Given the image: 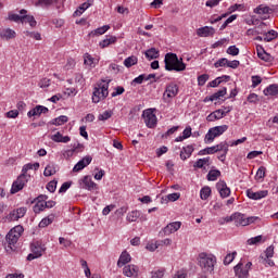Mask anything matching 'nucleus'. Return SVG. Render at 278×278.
Returning <instances> with one entry per match:
<instances>
[{
    "mask_svg": "<svg viewBox=\"0 0 278 278\" xmlns=\"http://www.w3.org/2000/svg\"><path fill=\"white\" fill-rule=\"evenodd\" d=\"M164 64L165 71H176V73L186 71V63H184V59H179V56L172 52L165 54Z\"/></svg>",
    "mask_w": 278,
    "mask_h": 278,
    "instance_id": "nucleus-1",
    "label": "nucleus"
},
{
    "mask_svg": "<svg viewBox=\"0 0 278 278\" xmlns=\"http://www.w3.org/2000/svg\"><path fill=\"white\" fill-rule=\"evenodd\" d=\"M198 263L203 273H213L216 265V256L207 253H200Z\"/></svg>",
    "mask_w": 278,
    "mask_h": 278,
    "instance_id": "nucleus-2",
    "label": "nucleus"
},
{
    "mask_svg": "<svg viewBox=\"0 0 278 278\" xmlns=\"http://www.w3.org/2000/svg\"><path fill=\"white\" fill-rule=\"evenodd\" d=\"M108 88H110V80L104 85L100 84L98 87H94L92 93V103H99V101L108 99V96L110 94Z\"/></svg>",
    "mask_w": 278,
    "mask_h": 278,
    "instance_id": "nucleus-3",
    "label": "nucleus"
},
{
    "mask_svg": "<svg viewBox=\"0 0 278 278\" xmlns=\"http://www.w3.org/2000/svg\"><path fill=\"white\" fill-rule=\"evenodd\" d=\"M23 231H25L23 226L17 225L8 232V235L5 236V240L10 249H12V247H14L16 242H18V238H21V236L23 235Z\"/></svg>",
    "mask_w": 278,
    "mask_h": 278,
    "instance_id": "nucleus-4",
    "label": "nucleus"
},
{
    "mask_svg": "<svg viewBox=\"0 0 278 278\" xmlns=\"http://www.w3.org/2000/svg\"><path fill=\"white\" fill-rule=\"evenodd\" d=\"M228 129H229V126L227 125L215 126L211 128L205 135L206 142H214L215 138H218V136H223L225 131H227Z\"/></svg>",
    "mask_w": 278,
    "mask_h": 278,
    "instance_id": "nucleus-5",
    "label": "nucleus"
},
{
    "mask_svg": "<svg viewBox=\"0 0 278 278\" xmlns=\"http://www.w3.org/2000/svg\"><path fill=\"white\" fill-rule=\"evenodd\" d=\"M30 178L31 176L28 174L20 175L12 185L11 194H16V192H21V190L25 188V185L29 181Z\"/></svg>",
    "mask_w": 278,
    "mask_h": 278,
    "instance_id": "nucleus-6",
    "label": "nucleus"
},
{
    "mask_svg": "<svg viewBox=\"0 0 278 278\" xmlns=\"http://www.w3.org/2000/svg\"><path fill=\"white\" fill-rule=\"evenodd\" d=\"M179 94V86L175 83H170L166 86L165 91L163 93V101L168 103V99H175Z\"/></svg>",
    "mask_w": 278,
    "mask_h": 278,
    "instance_id": "nucleus-7",
    "label": "nucleus"
},
{
    "mask_svg": "<svg viewBox=\"0 0 278 278\" xmlns=\"http://www.w3.org/2000/svg\"><path fill=\"white\" fill-rule=\"evenodd\" d=\"M142 116L144 118L147 127H149L150 129H153V127L157 125V116H155V114L153 113V109H148L143 111Z\"/></svg>",
    "mask_w": 278,
    "mask_h": 278,
    "instance_id": "nucleus-8",
    "label": "nucleus"
},
{
    "mask_svg": "<svg viewBox=\"0 0 278 278\" xmlns=\"http://www.w3.org/2000/svg\"><path fill=\"white\" fill-rule=\"evenodd\" d=\"M179 229H181V222H173L163 228L160 236H170V233H175V231H179Z\"/></svg>",
    "mask_w": 278,
    "mask_h": 278,
    "instance_id": "nucleus-9",
    "label": "nucleus"
},
{
    "mask_svg": "<svg viewBox=\"0 0 278 278\" xmlns=\"http://www.w3.org/2000/svg\"><path fill=\"white\" fill-rule=\"evenodd\" d=\"M216 189L218 190L222 199H227L231 194V189L227 187V182L225 180H219L216 184Z\"/></svg>",
    "mask_w": 278,
    "mask_h": 278,
    "instance_id": "nucleus-10",
    "label": "nucleus"
},
{
    "mask_svg": "<svg viewBox=\"0 0 278 278\" xmlns=\"http://www.w3.org/2000/svg\"><path fill=\"white\" fill-rule=\"evenodd\" d=\"M247 197H249L253 201H260V199H266V197H268V190H261L254 192L252 189H248Z\"/></svg>",
    "mask_w": 278,
    "mask_h": 278,
    "instance_id": "nucleus-11",
    "label": "nucleus"
},
{
    "mask_svg": "<svg viewBox=\"0 0 278 278\" xmlns=\"http://www.w3.org/2000/svg\"><path fill=\"white\" fill-rule=\"evenodd\" d=\"M225 116H227V113L223 111V109H218L207 115L206 121L208 123H214V121H220V118H225Z\"/></svg>",
    "mask_w": 278,
    "mask_h": 278,
    "instance_id": "nucleus-12",
    "label": "nucleus"
},
{
    "mask_svg": "<svg viewBox=\"0 0 278 278\" xmlns=\"http://www.w3.org/2000/svg\"><path fill=\"white\" fill-rule=\"evenodd\" d=\"M197 34L200 36V38H207L208 36H214V34H216V29H214L212 26H204L198 28Z\"/></svg>",
    "mask_w": 278,
    "mask_h": 278,
    "instance_id": "nucleus-13",
    "label": "nucleus"
},
{
    "mask_svg": "<svg viewBox=\"0 0 278 278\" xmlns=\"http://www.w3.org/2000/svg\"><path fill=\"white\" fill-rule=\"evenodd\" d=\"M236 277L238 278H249V271L248 269L244 268V264L242 262L238 263L235 267H233Z\"/></svg>",
    "mask_w": 278,
    "mask_h": 278,
    "instance_id": "nucleus-14",
    "label": "nucleus"
},
{
    "mask_svg": "<svg viewBox=\"0 0 278 278\" xmlns=\"http://www.w3.org/2000/svg\"><path fill=\"white\" fill-rule=\"evenodd\" d=\"M90 162H92V157L91 156H85L83 157L73 168L74 173H79V170H84V168H86V166H88L90 164Z\"/></svg>",
    "mask_w": 278,
    "mask_h": 278,
    "instance_id": "nucleus-15",
    "label": "nucleus"
},
{
    "mask_svg": "<svg viewBox=\"0 0 278 278\" xmlns=\"http://www.w3.org/2000/svg\"><path fill=\"white\" fill-rule=\"evenodd\" d=\"M80 188H85V190H93L97 187V184L92 181L90 176H85L83 179L79 180Z\"/></svg>",
    "mask_w": 278,
    "mask_h": 278,
    "instance_id": "nucleus-16",
    "label": "nucleus"
},
{
    "mask_svg": "<svg viewBox=\"0 0 278 278\" xmlns=\"http://www.w3.org/2000/svg\"><path fill=\"white\" fill-rule=\"evenodd\" d=\"M30 250H31V253H34L37 257H42V253L47 251V248L36 242L30 244Z\"/></svg>",
    "mask_w": 278,
    "mask_h": 278,
    "instance_id": "nucleus-17",
    "label": "nucleus"
},
{
    "mask_svg": "<svg viewBox=\"0 0 278 278\" xmlns=\"http://www.w3.org/2000/svg\"><path fill=\"white\" fill-rule=\"evenodd\" d=\"M257 56L260 60H263L264 62H274L275 58L270 55L264 48H257Z\"/></svg>",
    "mask_w": 278,
    "mask_h": 278,
    "instance_id": "nucleus-18",
    "label": "nucleus"
},
{
    "mask_svg": "<svg viewBox=\"0 0 278 278\" xmlns=\"http://www.w3.org/2000/svg\"><path fill=\"white\" fill-rule=\"evenodd\" d=\"M129 262H131V255H129V253H127V251L122 252L118 261H117V266L118 268H123V266H125V264H129Z\"/></svg>",
    "mask_w": 278,
    "mask_h": 278,
    "instance_id": "nucleus-19",
    "label": "nucleus"
},
{
    "mask_svg": "<svg viewBox=\"0 0 278 278\" xmlns=\"http://www.w3.org/2000/svg\"><path fill=\"white\" fill-rule=\"evenodd\" d=\"M123 273L125 277H137L138 276V267L135 265H127L124 267Z\"/></svg>",
    "mask_w": 278,
    "mask_h": 278,
    "instance_id": "nucleus-20",
    "label": "nucleus"
},
{
    "mask_svg": "<svg viewBox=\"0 0 278 278\" xmlns=\"http://www.w3.org/2000/svg\"><path fill=\"white\" fill-rule=\"evenodd\" d=\"M51 140L53 142H62L63 144H66L67 142H71V137L61 135L60 131L51 136Z\"/></svg>",
    "mask_w": 278,
    "mask_h": 278,
    "instance_id": "nucleus-21",
    "label": "nucleus"
},
{
    "mask_svg": "<svg viewBox=\"0 0 278 278\" xmlns=\"http://www.w3.org/2000/svg\"><path fill=\"white\" fill-rule=\"evenodd\" d=\"M265 97H277L278 96V85L273 84L269 85L266 89H264Z\"/></svg>",
    "mask_w": 278,
    "mask_h": 278,
    "instance_id": "nucleus-22",
    "label": "nucleus"
},
{
    "mask_svg": "<svg viewBox=\"0 0 278 278\" xmlns=\"http://www.w3.org/2000/svg\"><path fill=\"white\" fill-rule=\"evenodd\" d=\"M0 37L4 38L5 40H12L16 38V31L11 28H4L0 31Z\"/></svg>",
    "mask_w": 278,
    "mask_h": 278,
    "instance_id": "nucleus-23",
    "label": "nucleus"
},
{
    "mask_svg": "<svg viewBox=\"0 0 278 278\" xmlns=\"http://www.w3.org/2000/svg\"><path fill=\"white\" fill-rule=\"evenodd\" d=\"M144 55L147 60H157V58H160V50L155 48H150L144 52Z\"/></svg>",
    "mask_w": 278,
    "mask_h": 278,
    "instance_id": "nucleus-24",
    "label": "nucleus"
},
{
    "mask_svg": "<svg viewBox=\"0 0 278 278\" xmlns=\"http://www.w3.org/2000/svg\"><path fill=\"white\" fill-rule=\"evenodd\" d=\"M192 153H194V147L187 146V147L182 148V151L180 152V159L186 161V160H188V157H190V155H192Z\"/></svg>",
    "mask_w": 278,
    "mask_h": 278,
    "instance_id": "nucleus-25",
    "label": "nucleus"
},
{
    "mask_svg": "<svg viewBox=\"0 0 278 278\" xmlns=\"http://www.w3.org/2000/svg\"><path fill=\"white\" fill-rule=\"evenodd\" d=\"M235 225H241V227H247V217L242 213H235Z\"/></svg>",
    "mask_w": 278,
    "mask_h": 278,
    "instance_id": "nucleus-26",
    "label": "nucleus"
},
{
    "mask_svg": "<svg viewBox=\"0 0 278 278\" xmlns=\"http://www.w3.org/2000/svg\"><path fill=\"white\" fill-rule=\"evenodd\" d=\"M55 220V214H50L39 223L40 228L49 227Z\"/></svg>",
    "mask_w": 278,
    "mask_h": 278,
    "instance_id": "nucleus-27",
    "label": "nucleus"
},
{
    "mask_svg": "<svg viewBox=\"0 0 278 278\" xmlns=\"http://www.w3.org/2000/svg\"><path fill=\"white\" fill-rule=\"evenodd\" d=\"M136 64H138V56L136 55L128 56L124 60V66H126V68H131V66H136Z\"/></svg>",
    "mask_w": 278,
    "mask_h": 278,
    "instance_id": "nucleus-28",
    "label": "nucleus"
},
{
    "mask_svg": "<svg viewBox=\"0 0 278 278\" xmlns=\"http://www.w3.org/2000/svg\"><path fill=\"white\" fill-rule=\"evenodd\" d=\"M273 255H275V247L270 245L266 249L264 254L260 256V260H262L263 262H266V258H270L273 257Z\"/></svg>",
    "mask_w": 278,
    "mask_h": 278,
    "instance_id": "nucleus-29",
    "label": "nucleus"
},
{
    "mask_svg": "<svg viewBox=\"0 0 278 278\" xmlns=\"http://www.w3.org/2000/svg\"><path fill=\"white\" fill-rule=\"evenodd\" d=\"M213 149L215 153H218V151H223V153H228L229 152V144L227 142H220L217 146H213Z\"/></svg>",
    "mask_w": 278,
    "mask_h": 278,
    "instance_id": "nucleus-30",
    "label": "nucleus"
},
{
    "mask_svg": "<svg viewBox=\"0 0 278 278\" xmlns=\"http://www.w3.org/2000/svg\"><path fill=\"white\" fill-rule=\"evenodd\" d=\"M109 29L110 25H104L89 33V36H103V34H105V31H108Z\"/></svg>",
    "mask_w": 278,
    "mask_h": 278,
    "instance_id": "nucleus-31",
    "label": "nucleus"
},
{
    "mask_svg": "<svg viewBox=\"0 0 278 278\" xmlns=\"http://www.w3.org/2000/svg\"><path fill=\"white\" fill-rule=\"evenodd\" d=\"M264 40L265 42H273V40H275V38H277L278 33L275 29H271L267 33L264 34Z\"/></svg>",
    "mask_w": 278,
    "mask_h": 278,
    "instance_id": "nucleus-32",
    "label": "nucleus"
},
{
    "mask_svg": "<svg viewBox=\"0 0 278 278\" xmlns=\"http://www.w3.org/2000/svg\"><path fill=\"white\" fill-rule=\"evenodd\" d=\"M114 42H116V37L109 36V37H106V39H104L100 42V47H101V49H105V47H110V45H114Z\"/></svg>",
    "mask_w": 278,
    "mask_h": 278,
    "instance_id": "nucleus-33",
    "label": "nucleus"
},
{
    "mask_svg": "<svg viewBox=\"0 0 278 278\" xmlns=\"http://www.w3.org/2000/svg\"><path fill=\"white\" fill-rule=\"evenodd\" d=\"M18 215L15 210H13L10 214L2 218L3 223H12L14 220H18Z\"/></svg>",
    "mask_w": 278,
    "mask_h": 278,
    "instance_id": "nucleus-34",
    "label": "nucleus"
},
{
    "mask_svg": "<svg viewBox=\"0 0 278 278\" xmlns=\"http://www.w3.org/2000/svg\"><path fill=\"white\" fill-rule=\"evenodd\" d=\"M212 194V188L210 187H203L200 191V197L202 201H207L210 199V195Z\"/></svg>",
    "mask_w": 278,
    "mask_h": 278,
    "instance_id": "nucleus-35",
    "label": "nucleus"
},
{
    "mask_svg": "<svg viewBox=\"0 0 278 278\" xmlns=\"http://www.w3.org/2000/svg\"><path fill=\"white\" fill-rule=\"evenodd\" d=\"M54 3H58V0H38L36 5H39V8H51Z\"/></svg>",
    "mask_w": 278,
    "mask_h": 278,
    "instance_id": "nucleus-36",
    "label": "nucleus"
},
{
    "mask_svg": "<svg viewBox=\"0 0 278 278\" xmlns=\"http://www.w3.org/2000/svg\"><path fill=\"white\" fill-rule=\"evenodd\" d=\"M220 177V170L218 169H211L207 174L208 181H216Z\"/></svg>",
    "mask_w": 278,
    "mask_h": 278,
    "instance_id": "nucleus-37",
    "label": "nucleus"
},
{
    "mask_svg": "<svg viewBox=\"0 0 278 278\" xmlns=\"http://www.w3.org/2000/svg\"><path fill=\"white\" fill-rule=\"evenodd\" d=\"M55 165L54 164H48L45 168L43 175L45 177H51L52 175H55Z\"/></svg>",
    "mask_w": 278,
    "mask_h": 278,
    "instance_id": "nucleus-38",
    "label": "nucleus"
},
{
    "mask_svg": "<svg viewBox=\"0 0 278 278\" xmlns=\"http://www.w3.org/2000/svg\"><path fill=\"white\" fill-rule=\"evenodd\" d=\"M138 218H140L139 211H132V212L128 213V215H127L128 223H136V220H138Z\"/></svg>",
    "mask_w": 278,
    "mask_h": 278,
    "instance_id": "nucleus-39",
    "label": "nucleus"
},
{
    "mask_svg": "<svg viewBox=\"0 0 278 278\" xmlns=\"http://www.w3.org/2000/svg\"><path fill=\"white\" fill-rule=\"evenodd\" d=\"M238 255V252L233 251L232 253H228L224 258L225 266H229L233 260H236V256Z\"/></svg>",
    "mask_w": 278,
    "mask_h": 278,
    "instance_id": "nucleus-40",
    "label": "nucleus"
},
{
    "mask_svg": "<svg viewBox=\"0 0 278 278\" xmlns=\"http://www.w3.org/2000/svg\"><path fill=\"white\" fill-rule=\"evenodd\" d=\"M8 20L12 21L13 23H18V21H21V23H25V17H23V15L14 13H9Z\"/></svg>",
    "mask_w": 278,
    "mask_h": 278,
    "instance_id": "nucleus-41",
    "label": "nucleus"
},
{
    "mask_svg": "<svg viewBox=\"0 0 278 278\" xmlns=\"http://www.w3.org/2000/svg\"><path fill=\"white\" fill-rule=\"evenodd\" d=\"M64 123H68V117L66 115H61L54 119H52V125H64Z\"/></svg>",
    "mask_w": 278,
    "mask_h": 278,
    "instance_id": "nucleus-42",
    "label": "nucleus"
},
{
    "mask_svg": "<svg viewBox=\"0 0 278 278\" xmlns=\"http://www.w3.org/2000/svg\"><path fill=\"white\" fill-rule=\"evenodd\" d=\"M247 242L250 247L253 244H262V242H264V237L262 235H260V236L249 239Z\"/></svg>",
    "mask_w": 278,
    "mask_h": 278,
    "instance_id": "nucleus-43",
    "label": "nucleus"
},
{
    "mask_svg": "<svg viewBox=\"0 0 278 278\" xmlns=\"http://www.w3.org/2000/svg\"><path fill=\"white\" fill-rule=\"evenodd\" d=\"M270 8L269 7H264V5H258L256 9H254L255 14H269Z\"/></svg>",
    "mask_w": 278,
    "mask_h": 278,
    "instance_id": "nucleus-44",
    "label": "nucleus"
},
{
    "mask_svg": "<svg viewBox=\"0 0 278 278\" xmlns=\"http://www.w3.org/2000/svg\"><path fill=\"white\" fill-rule=\"evenodd\" d=\"M36 116H41V114H48L49 109L47 106L37 105L35 106Z\"/></svg>",
    "mask_w": 278,
    "mask_h": 278,
    "instance_id": "nucleus-45",
    "label": "nucleus"
},
{
    "mask_svg": "<svg viewBox=\"0 0 278 278\" xmlns=\"http://www.w3.org/2000/svg\"><path fill=\"white\" fill-rule=\"evenodd\" d=\"M46 208L47 206H45V202H37L36 205L33 207V211L35 212V214H40Z\"/></svg>",
    "mask_w": 278,
    "mask_h": 278,
    "instance_id": "nucleus-46",
    "label": "nucleus"
},
{
    "mask_svg": "<svg viewBox=\"0 0 278 278\" xmlns=\"http://www.w3.org/2000/svg\"><path fill=\"white\" fill-rule=\"evenodd\" d=\"M23 18L26 23H29L30 27H36V25H38L34 15H23Z\"/></svg>",
    "mask_w": 278,
    "mask_h": 278,
    "instance_id": "nucleus-47",
    "label": "nucleus"
},
{
    "mask_svg": "<svg viewBox=\"0 0 278 278\" xmlns=\"http://www.w3.org/2000/svg\"><path fill=\"white\" fill-rule=\"evenodd\" d=\"M238 10L241 11V12H243V10H245L244 4H238V3H236V4L231 5V7H229V9H228L229 14H232V12H236V11H238Z\"/></svg>",
    "mask_w": 278,
    "mask_h": 278,
    "instance_id": "nucleus-48",
    "label": "nucleus"
},
{
    "mask_svg": "<svg viewBox=\"0 0 278 278\" xmlns=\"http://www.w3.org/2000/svg\"><path fill=\"white\" fill-rule=\"evenodd\" d=\"M86 10H88V4H85V3L80 4V5L78 7V9L74 12V16H80V15H83L84 12H86Z\"/></svg>",
    "mask_w": 278,
    "mask_h": 278,
    "instance_id": "nucleus-49",
    "label": "nucleus"
},
{
    "mask_svg": "<svg viewBox=\"0 0 278 278\" xmlns=\"http://www.w3.org/2000/svg\"><path fill=\"white\" fill-rule=\"evenodd\" d=\"M214 153H215L214 147H211V148H205L203 150H200L198 155H214Z\"/></svg>",
    "mask_w": 278,
    "mask_h": 278,
    "instance_id": "nucleus-50",
    "label": "nucleus"
},
{
    "mask_svg": "<svg viewBox=\"0 0 278 278\" xmlns=\"http://www.w3.org/2000/svg\"><path fill=\"white\" fill-rule=\"evenodd\" d=\"M207 79H210V75L202 74L198 77V86H205Z\"/></svg>",
    "mask_w": 278,
    "mask_h": 278,
    "instance_id": "nucleus-51",
    "label": "nucleus"
},
{
    "mask_svg": "<svg viewBox=\"0 0 278 278\" xmlns=\"http://www.w3.org/2000/svg\"><path fill=\"white\" fill-rule=\"evenodd\" d=\"M39 88H49L51 86V79L49 78H42L38 83Z\"/></svg>",
    "mask_w": 278,
    "mask_h": 278,
    "instance_id": "nucleus-52",
    "label": "nucleus"
},
{
    "mask_svg": "<svg viewBox=\"0 0 278 278\" xmlns=\"http://www.w3.org/2000/svg\"><path fill=\"white\" fill-rule=\"evenodd\" d=\"M56 188H58V180H52L47 184V190L49 192H55Z\"/></svg>",
    "mask_w": 278,
    "mask_h": 278,
    "instance_id": "nucleus-53",
    "label": "nucleus"
},
{
    "mask_svg": "<svg viewBox=\"0 0 278 278\" xmlns=\"http://www.w3.org/2000/svg\"><path fill=\"white\" fill-rule=\"evenodd\" d=\"M179 197H181V193H170V194H167L165 197V201H172V202H175V201H178Z\"/></svg>",
    "mask_w": 278,
    "mask_h": 278,
    "instance_id": "nucleus-54",
    "label": "nucleus"
},
{
    "mask_svg": "<svg viewBox=\"0 0 278 278\" xmlns=\"http://www.w3.org/2000/svg\"><path fill=\"white\" fill-rule=\"evenodd\" d=\"M226 52L228 53V55H233V56H236V55H238V54L240 53V49H238V47H236V46H230V47L227 49Z\"/></svg>",
    "mask_w": 278,
    "mask_h": 278,
    "instance_id": "nucleus-55",
    "label": "nucleus"
},
{
    "mask_svg": "<svg viewBox=\"0 0 278 278\" xmlns=\"http://www.w3.org/2000/svg\"><path fill=\"white\" fill-rule=\"evenodd\" d=\"M112 111H105L98 116V121H108V118H112Z\"/></svg>",
    "mask_w": 278,
    "mask_h": 278,
    "instance_id": "nucleus-56",
    "label": "nucleus"
},
{
    "mask_svg": "<svg viewBox=\"0 0 278 278\" xmlns=\"http://www.w3.org/2000/svg\"><path fill=\"white\" fill-rule=\"evenodd\" d=\"M266 176V167L261 166L257 172H256V178L257 179H264V177Z\"/></svg>",
    "mask_w": 278,
    "mask_h": 278,
    "instance_id": "nucleus-57",
    "label": "nucleus"
},
{
    "mask_svg": "<svg viewBox=\"0 0 278 278\" xmlns=\"http://www.w3.org/2000/svg\"><path fill=\"white\" fill-rule=\"evenodd\" d=\"M125 92V87H121V86H118V87H115V91H113L112 93H111V97H118V96H121V94H123Z\"/></svg>",
    "mask_w": 278,
    "mask_h": 278,
    "instance_id": "nucleus-58",
    "label": "nucleus"
},
{
    "mask_svg": "<svg viewBox=\"0 0 278 278\" xmlns=\"http://www.w3.org/2000/svg\"><path fill=\"white\" fill-rule=\"evenodd\" d=\"M226 66L228 68H238V66H240V61H238V60H233V61L227 60Z\"/></svg>",
    "mask_w": 278,
    "mask_h": 278,
    "instance_id": "nucleus-59",
    "label": "nucleus"
},
{
    "mask_svg": "<svg viewBox=\"0 0 278 278\" xmlns=\"http://www.w3.org/2000/svg\"><path fill=\"white\" fill-rule=\"evenodd\" d=\"M215 68H220L223 66H227V59L222 58L217 62L214 63Z\"/></svg>",
    "mask_w": 278,
    "mask_h": 278,
    "instance_id": "nucleus-60",
    "label": "nucleus"
},
{
    "mask_svg": "<svg viewBox=\"0 0 278 278\" xmlns=\"http://www.w3.org/2000/svg\"><path fill=\"white\" fill-rule=\"evenodd\" d=\"M262 84V77L260 76H252V88H257Z\"/></svg>",
    "mask_w": 278,
    "mask_h": 278,
    "instance_id": "nucleus-61",
    "label": "nucleus"
},
{
    "mask_svg": "<svg viewBox=\"0 0 278 278\" xmlns=\"http://www.w3.org/2000/svg\"><path fill=\"white\" fill-rule=\"evenodd\" d=\"M15 213L17 214V218H23L27 214V207H20L15 210Z\"/></svg>",
    "mask_w": 278,
    "mask_h": 278,
    "instance_id": "nucleus-62",
    "label": "nucleus"
},
{
    "mask_svg": "<svg viewBox=\"0 0 278 278\" xmlns=\"http://www.w3.org/2000/svg\"><path fill=\"white\" fill-rule=\"evenodd\" d=\"M151 278H164V269L152 271Z\"/></svg>",
    "mask_w": 278,
    "mask_h": 278,
    "instance_id": "nucleus-63",
    "label": "nucleus"
},
{
    "mask_svg": "<svg viewBox=\"0 0 278 278\" xmlns=\"http://www.w3.org/2000/svg\"><path fill=\"white\" fill-rule=\"evenodd\" d=\"M18 116V111L17 110H12L7 112V118H16Z\"/></svg>",
    "mask_w": 278,
    "mask_h": 278,
    "instance_id": "nucleus-64",
    "label": "nucleus"
}]
</instances>
